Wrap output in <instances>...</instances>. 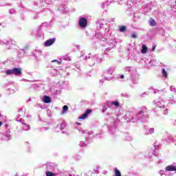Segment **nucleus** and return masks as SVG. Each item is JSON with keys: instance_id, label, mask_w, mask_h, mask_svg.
<instances>
[{"instance_id": "nucleus-1", "label": "nucleus", "mask_w": 176, "mask_h": 176, "mask_svg": "<svg viewBox=\"0 0 176 176\" xmlns=\"http://www.w3.org/2000/svg\"><path fill=\"white\" fill-rule=\"evenodd\" d=\"M79 25H80V27L85 28L86 27V25H87V20H86V19H85V18L80 19Z\"/></svg>"}, {"instance_id": "nucleus-2", "label": "nucleus", "mask_w": 176, "mask_h": 176, "mask_svg": "<svg viewBox=\"0 0 176 176\" xmlns=\"http://www.w3.org/2000/svg\"><path fill=\"white\" fill-rule=\"evenodd\" d=\"M56 42V38H51L45 42V46H52Z\"/></svg>"}, {"instance_id": "nucleus-3", "label": "nucleus", "mask_w": 176, "mask_h": 176, "mask_svg": "<svg viewBox=\"0 0 176 176\" xmlns=\"http://www.w3.org/2000/svg\"><path fill=\"white\" fill-rule=\"evenodd\" d=\"M13 75H16L18 76L19 75H21V68H14L12 69Z\"/></svg>"}, {"instance_id": "nucleus-4", "label": "nucleus", "mask_w": 176, "mask_h": 176, "mask_svg": "<svg viewBox=\"0 0 176 176\" xmlns=\"http://www.w3.org/2000/svg\"><path fill=\"white\" fill-rule=\"evenodd\" d=\"M90 113H91V111H87L85 112V113H84V114H82L81 116H80V117L78 118V119L85 120V119H86V118H87V116H88L89 115H90Z\"/></svg>"}, {"instance_id": "nucleus-5", "label": "nucleus", "mask_w": 176, "mask_h": 176, "mask_svg": "<svg viewBox=\"0 0 176 176\" xmlns=\"http://www.w3.org/2000/svg\"><path fill=\"white\" fill-rule=\"evenodd\" d=\"M156 107H157L158 108H160V109H164V111H167V109H164V104H163L162 102H155Z\"/></svg>"}, {"instance_id": "nucleus-6", "label": "nucleus", "mask_w": 176, "mask_h": 176, "mask_svg": "<svg viewBox=\"0 0 176 176\" xmlns=\"http://www.w3.org/2000/svg\"><path fill=\"white\" fill-rule=\"evenodd\" d=\"M166 171H176V167L173 165H169L166 167Z\"/></svg>"}, {"instance_id": "nucleus-7", "label": "nucleus", "mask_w": 176, "mask_h": 176, "mask_svg": "<svg viewBox=\"0 0 176 176\" xmlns=\"http://www.w3.org/2000/svg\"><path fill=\"white\" fill-rule=\"evenodd\" d=\"M147 52H148V47H146V45L143 44L142 45L141 53H142V54H145L146 53H147Z\"/></svg>"}, {"instance_id": "nucleus-8", "label": "nucleus", "mask_w": 176, "mask_h": 176, "mask_svg": "<svg viewBox=\"0 0 176 176\" xmlns=\"http://www.w3.org/2000/svg\"><path fill=\"white\" fill-rule=\"evenodd\" d=\"M43 102H45V104H49V102H50V97L47 96H45L43 98Z\"/></svg>"}, {"instance_id": "nucleus-9", "label": "nucleus", "mask_w": 176, "mask_h": 176, "mask_svg": "<svg viewBox=\"0 0 176 176\" xmlns=\"http://www.w3.org/2000/svg\"><path fill=\"white\" fill-rule=\"evenodd\" d=\"M149 24L151 27H154V25H156V21H155L153 19H151L149 21Z\"/></svg>"}, {"instance_id": "nucleus-10", "label": "nucleus", "mask_w": 176, "mask_h": 176, "mask_svg": "<svg viewBox=\"0 0 176 176\" xmlns=\"http://www.w3.org/2000/svg\"><path fill=\"white\" fill-rule=\"evenodd\" d=\"M114 171H115V176H122L120 171L118 170L117 168H115Z\"/></svg>"}, {"instance_id": "nucleus-11", "label": "nucleus", "mask_w": 176, "mask_h": 176, "mask_svg": "<svg viewBox=\"0 0 176 176\" xmlns=\"http://www.w3.org/2000/svg\"><path fill=\"white\" fill-rule=\"evenodd\" d=\"M46 176H56V173L51 171H47L46 172Z\"/></svg>"}, {"instance_id": "nucleus-12", "label": "nucleus", "mask_w": 176, "mask_h": 176, "mask_svg": "<svg viewBox=\"0 0 176 176\" xmlns=\"http://www.w3.org/2000/svg\"><path fill=\"white\" fill-rule=\"evenodd\" d=\"M6 75H13V69L6 71Z\"/></svg>"}, {"instance_id": "nucleus-13", "label": "nucleus", "mask_w": 176, "mask_h": 176, "mask_svg": "<svg viewBox=\"0 0 176 176\" xmlns=\"http://www.w3.org/2000/svg\"><path fill=\"white\" fill-rule=\"evenodd\" d=\"M111 104V105H114V107H119V102L118 101H112Z\"/></svg>"}, {"instance_id": "nucleus-14", "label": "nucleus", "mask_w": 176, "mask_h": 176, "mask_svg": "<svg viewBox=\"0 0 176 176\" xmlns=\"http://www.w3.org/2000/svg\"><path fill=\"white\" fill-rule=\"evenodd\" d=\"M120 32H124V31H126V26H120Z\"/></svg>"}, {"instance_id": "nucleus-15", "label": "nucleus", "mask_w": 176, "mask_h": 176, "mask_svg": "<svg viewBox=\"0 0 176 176\" xmlns=\"http://www.w3.org/2000/svg\"><path fill=\"white\" fill-rule=\"evenodd\" d=\"M162 75L165 77L167 78V72L164 69H162Z\"/></svg>"}, {"instance_id": "nucleus-16", "label": "nucleus", "mask_w": 176, "mask_h": 176, "mask_svg": "<svg viewBox=\"0 0 176 176\" xmlns=\"http://www.w3.org/2000/svg\"><path fill=\"white\" fill-rule=\"evenodd\" d=\"M170 91H176L175 87L171 86V87H170Z\"/></svg>"}, {"instance_id": "nucleus-17", "label": "nucleus", "mask_w": 176, "mask_h": 176, "mask_svg": "<svg viewBox=\"0 0 176 176\" xmlns=\"http://www.w3.org/2000/svg\"><path fill=\"white\" fill-rule=\"evenodd\" d=\"M131 38H137V33L135 32L132 33Z\"/></svg>"}, {"instance_id": "nucleus-18", "label": "nucleus", "mask_w": 176, "mask_h": 176, "mask_svg": "<svg viewBox=\"0 0 176 176\" xmlns=\"http://www.w3.org/2000/svg\"><path fill=\"white\" fill-rule=\"evenodd\" d=\"M63 111H68V106L67 105L63 106Z\"/></svg>"}, {"instance_id": "nucleus-19", "label": "nucleus", "mask_w": 176, "mask_h": 176, "mask_svg": "<svg viewBox=\"0 0 176 176\" xmlns=\"http://www.w3.org/2000/svg\"><path fill=\"white\" fill-rule=\"evenodd\" d=\"M91 61H92V63L89 64L90 67H91V65H94V60L91 59Z\"/></svg>"}, {"instance_id": "nucleus-20", "label": "nucleus", "mask_w": 176, "mask_h": 176, "mask_svg": "<svg viewBox=\"0 0 176 176\" xmlns=\"http://www.w3.org/2000/svg\"><path fill=\"white\" fill-rule=\"evenodd\" d=\"M52 63H58V64H60V62H58L57 60H52Z\"/></svg>"}, {"instance_id": "nucleus-21", "label": "nucleus", "mask_w": 176, "mask_h": 176, "mask_svg": "<svg viewBox=\"0 0 176 176\" xmlns=\"http://www.w3.org/2000/svg\"><path fill=\"white\" fill-rule=\"evenodd\" d=\"M155 49H156V45H154L153 47L152 52H155Z\"/></svg>"}, {"instance_id": "nucleus-22", "label": "nucleus", "mask_w": 176, "mask_h": 176, "mask_svg": "<svg viewBox=\"0 0 176 176\" xmlns=\"http://www.w3.org/2000/svg\"><path fill=\"white\" fill-rule=\"evenodd\" d=\"M9 12L11 13V14H12V13H14V10H9Z\"/></svg>"}, {"instance_id": "nucleus-23", "label": "nucleus", "mask_w": 176, "mask_h": 176, "mask_svg": "<svg viewBox=\"0 0 176 176\" xmlns=\"http://www.w3.org/2000/svg\"><path fill=\"white\" fill-rule=\"evenodd\" d=\"M102 8L103 9H105V3H103V4L102 5Z\"/></svg>"}, {"instance_id": "nucleus-24", "label": "nucleus", "mask_w": 176, "mask_h": 176, "mask_svg": "<svg viewBox=\"0 0 176 176\" xmlns=\"http://www.w3.org/2000/svg\"><path fill=\"white\" fill-rule=\"evenodd\" d=\"M120 78H121V79H123L124 78V75H121Z\"/></svg>"}, {"instance_id": "nucleus-25", "label": "nucleus", "mask_w": 176, "mask_h": 176, "mask_svg": "<svg viewBox=\"0 0 176 176\" xmlns=\"http://www.w3.org/2000/svg\"><path fill=\"white\" fill-rule=\"evenodd\" d=\"M65 111H63L62 112H61V115H64V113H65Z\"/></svg>"}, {"instance_id": "nucleus-26", "label": "nucleus", "mask_w": 176, "mask_h": 176, "mask_svg": "<svg viewBox=\"0 0 176 176\" xmlns=\"http://www.w3.org/2000/svg\"><path fill=\"white\" fill-rule=\"evenodd\" d=\"M142 109H143V111H145V109H146V107H142Z\"/></svg>"}, {"instance_id": "nucleus-27", "label": "nucleus", "mask_w": 176, "mask_h": 176, "mask_svg": "<svg viewBox=\"0 0 176 176\" xmlns=\"http://www.w3.org/2000/svg\"><path fill=\"white\" fill-rule=\"evenodd\" d=\"M76 124H78V126H80V124H80V123H79V122H76Z\"/></svg>"}, {"instance_id": "nucleus-28", "label": "nucleus", "mask_w": 176, "mask_h": 176, "mask_svg": "<svg viewBox=\"0 0 176 176\" xmlns=\"http://www.w3.org/2000/svg\"><path fill=\"white\" fill-rule=\"evenodd\" d=\"M3 122L0 121V126H2Z\"/></svg>"}, {"instance_id": "nucleus-29", "label": "nucleus", "mask_w": 176, "mask_h": 176, "mask_svg": "<svg viewBox=\"0 0 176 176\" xmlns=\"http://www.w3.org/2000/svg\"><path fill=\"white\" fill-rule=\"evenodd\" d=\"M85 60H87V56H85Z\"/></svg>"}, {"instance_id": "nucleus-30", "label": "nucleus", "mask_w": 176, "mask_h": 176, "mask_svg": "<svg viewBox=\"0 0 176 176\" xmlns=\"http://www.w3.org/2000/svg\"><path fill=\"white\" fill-rule=\"evenodd\" d=\"M87 111H91V109H87Z\"/></svg>"}, {"instance_id": "nucleus-31", "label": "nucleus", "mask_w": 176, "mask_h": 176, "mask_svg": "<svg viewBox=\"0 0 176 176\" xmlns=\"http://www.w3.org/2000/svg\"><path fill=\"white\" fill-rule=\"evenodd\" d=\"M88 58H90V56H88Z\"/></svg>"}]
</instances>
